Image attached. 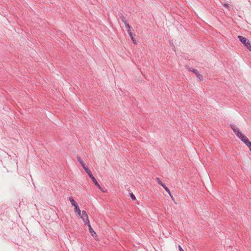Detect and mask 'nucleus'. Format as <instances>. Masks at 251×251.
Here are the masks:
<instances>
[{
    "instance_id": "obj_20",
    "label": "nucleus",
    "mask_w": 251,
    "mask_h": 251,
    "mask_svg": "<svg viewBox=\"0 0 251 251\" xmlns=\"http://www.w3.org/2000/svg\"><path fill=\"white\" fill-rule=\"evenodd\" d=\"M248 140H249V139L247 137H246V138H245V139L243 140V142L244 143H245L247 141H248Z\"/></svg>"
},
{
    "instance_id": "obj_8",
    "label": "nucleus",
    "mask_w": 251,
    "mask_h": 251,
    "mask_svg": "<svg viewBox=\"0 0 251 251\" xmlns=\"http://www.w3.org/2000/svg\"><path fill=\"white\" fill-rule=\"evenodd\" d=\"M75 211L77 213L78 215V216H81V211L79 209V206H78V205H76V206H75Z\"/></svg>"
},
{
    "instance_id": "obj_17",
    "label": "nucleus",
    "mask_w": 251,
    "mask_h": 251,
    "mask_svg": "<svg viewBox=\"0 0 251 251\" xmlns=\"http://www.w3.org/2000/svg\"><path fill=\"white\" fill-rule=\"evenodd\" d=\"M248 147L251 146V142L249 140L245 143H244Z\"/></svg>"
},
{
    "instance_id": "obj_4",
    "label": "nucleus",
    "mask_w": 251,
    "mask_h": 251,
    "mask_svg": "<svg viewBox=\"0 0 251 251\" xmlns=\"http://www.w3.org/2000/svg\"><path fill=\"white\" fill-rule=\"evenodd\" d=\"M158 184L161 185L165 191L168 193V194L171 196L172 198H173V196H172L171 192L169 189V188L164 184L162 181H161L159 178H158Z\"/></svg>"
},
{
    "instance_id": "obj_9",
    "label": "nucleus",
    "mask_w": 251,
    "mask_h": 251,
    "mask_svg": "<svg viewBox=\"0 0 251 251\" xmlns=\"http://www.w3.org/2000/svg\"><path fill=\"white\" fill-rule=\"evenodd\" d=\"M69 201L71 202L72 205H73L74 206H75L76 205H77L76 202L74 200V199L72 197H69Z\"/></svg>"
},
{
    "instance_id": "obj_5",
    "label": "nucleus",
    "mask_w": 251,
    "mask_h": 251,
    "mask_svg": "<svg viewBox=\"0 0 251 251\" xmlns=\"http://www.w3.org/2000/svg\"><path fill=\"white\" fill-rule=\"evenodd\" d=\"M87 225L89 227V231H90V233H91V235L93 237H95L97 236V234H96V233L95 232V231L93 229L92 227H91V225H90V223H88V224H87Z\"/></svg>"
},
{
    "instance_id": "obj_10",
    "label": "nucleus",
    "mask_w": 251,
    "mask_h": 251,
    "mask_svg": "<svg viewBox=\"0 0 251 251\" xmlns=\"http://www.w3.org/2000/svg\"><path fill=\"white\" fill-rule=\"evenodd\" d=\"M124 24H125V25L126 27V30L127 31V33L130 32L131 31V27L128 24V22H127L126 23H125Z\"/></svg>"
},
{
    "instance_id": "obj_12",
    "label": "nucleus",
    "mask_w": 251,
    "mask_h": 251,
    "mask_svg": "<svg viewBox=\"0 0 251 251\" xmlns=\"http://www.w3.org/2000/svg\"><path fill=\"white\" fill-rule=\"evenodd\" d=\"M120 18H121V19L122 20V21H123V22L124 23H126V22H127V21L126 20V17L123 14H121Z\"/></svg>"
},
{
    "instance_id": "obj_22",
    "label": "nucleus",
    "mask_w": 251,
    "mask_h": 251,
    "mask_svg": "<svg viewBox=\"0 0 251 251\" xmlns=\"http://www.w3.org/2000/svg\"><path fill=\"white\" fill-rule=\"evenodd\" d=\"M248 148H249L250 151H251V146H249Z\"/></svg>"
},
{
    "instance_id": "obj_14",
    "label": "nucleus",
    "mask_w": 251,
    "mask_h": 251,
    "mask_svg": "<svg viewBox=\"0 0 251 251\" xmlns=\"http://www.w3.org/2000/svg\"><path fill=\"white\" fill-rule=\"evenodd\" d=\"M82 167L87 174H90V172H91V171L89 170V169L87 166H86L85 164L84 165H83Z\"/></svg>"
},
{
    "instance_id": "obj_18",
    "label": "nucleus",
    "mask_w": 251,
    "mask_h": 251,
    "mask_svg": "<svg viewBox=\"0 0 251 251\" xmlns=\"http://www.w3.org/2000/svg\"><path fill=\"white\" fill-rule=\"evenodd\" d=\"M130 197H131V199L132 200H136V197H135V196H134V195L132 193H130Z\"/></svg>"
},
{
    "instance_id": "obj_21",
    "label": "nucleus",
    "mask_w": 251,
    "mask_h": 251,
    "mask_svg": "<svg viewBox=\"0 0 251 251\" xmlns=\"http://www.w3.org/2000/svg\"><path fill=\"white\" fill-rule=\"evenodd\" d=\"M224 6L226 8H228V4L227 3H225Z\"/></svg>"
},
{
    "instance_id": "obj_16",
    "label": "nucleus",
    "mask_w": 251,
    "mask_h": 251,
    "mask_svg": "<svg viewBox=\"0 0 251 251\" xmlns=\"http://www.w3.org/2000/svg\"><path fill=\"white\" fill-rule=\"evenodd\" d=\"M95 185H96L98 188L102 192H105V191H104L101 188V187L100 186V185L99 184V183L98 182V184H95Z\"/></svg>"
},
{
    "instance_id": "obj_6",
    "label": "nucleus",
    "mask_w": 251,
    "mask_h": 251,
    "mask_svg": "<svg viewBox=\"0 0 251 251\" xmlns=\"http://www.w3.org/2000/svg\"><path fill=\"white\" fill-rule=\"evenodd\" d=\"M190 71L193 72L200 79H202V75L199 73L198 70H197L196 69H193L192 70H190Z\"/></svg>"
},
{
    "instance_id": "obj_13",
    "label": "nucleus",
    "mask_w": 251,
    "mask_h": 251,
    "mask_svg": "<svg viewBox=\"0 0 251 251\" xmlns=\"http://www.w3.org/2000/svg\"><path fill=\"white\" fill-rule=\"evenodd\" d=\"M77 158L78 161L80 163V164L82 165V166L83 165H85V163H84V162L83 161V160H82V159L81 158V157L80 156H77Z\"/></svg>"
},
{
    "instance_id": "obj_7",
    "label": "nucleus",
    "mask_w": 251,
    "mask_h": 251,
    "mask_svg": "<svg viewBox=\"0 0 251 251\" xmlns=\"http://www.w3.org/2000/svg\"><path fill=\"white\" fill-rule=\"evenodd\" d=\"M89 177L92 179V180L94 183L95 184H98V181L96 180V179L95 178V177L93 176V174H92L91 172H90V174H88Z\"/></svg>"
},
{
    "instance_id": "obj_15",
    "label": "nucleus",
    "mask_w": 251,
    "mask_h": 251,
    "mask_svg": "<svg viewBox=\"0 0 251 251\" xmlns=\"http://www.w3.org/2000/svg\"><path fill=\"white\" fill-rule=\"evenodd\" d=\"M246 137H246L244 134H242V133L241 134V135H240V136L238 137V138H239V139H240L242 142L243 141V140H244V139H245V138H246Z\"/></svg>"
},
{
    "instance_id": "obj_3",
    "label": "nucleus",
    "mask_w": 251,
    "mask_h": 251,
    "mask_svg": "<svg viewBox=\"0 0 251 251\" xmlns=\"http://www.w3.org/2000/svg\"><path fill=\"white\" fill-rule=\"evenodd\" d=\"M231 127L237 137H238L240 135H241L242 132L237 127L235 126L234 125H232L231 126Z\"/></svg>"
},
{
    "instance_id": "obj_19",
    "label": "nucleus",
    "mask_w": 251,
    "mask_h": 251,
    "mask_svg": "<svg viewBox=\"0 0 251 251\" xmlns=\"http://www.w3.org/2000/svg\"><path fill=\"white\" fill-rule=\"evenodd\" d=\"M178 249L179 251H184L180 245H178Z\"/></svg>"
},
{
    "instance_id": "obj_1",
    "label": "nucleus",
    "mask_w": 251,
    "mask_h": 251,
    "mask_svg": "<svg viewBox=\"0 0 251 251\" xmlns=\"http://www.w3.org/2000/svg\"><path fill=\"white\" fill-rule=\"evenodd\" d=\"M238 38L239 39V41L241 42L250 51H251V45L250 41L248 39L241 35H239L238 36Z\"/></svg>"
},
{
    "instance_id": "obj_11",
    "label": "nucleus",
    "mask_w": 251,
    "mask_h": 251,
    "mask_svg": "<svg viewBox=\"0 0 251 251\" xmlns=\"http://www.w3.org/2000/svg\"><path fill=\"white\" fill-rule=\"evenodd\" d=\"M128 34H129V35L131 39L132 40L133 43L134 44H136V41H135L134 38L133 37V34H132L131 31H130L129 32H128Z\"/></svg>"
},
{
    "instance_id": "obj_2",
    "label": "nucleus",
    "mask_w": 251,
    "mask_h": 251,
    "mask_svg": "<svg viewBox=\"0 0 251 251\" xmlns=\"http://www.w3.org/2000/svg\"><path fill=\"white\" fill-rule=\"evenodd\" d=\"M79 216L83 221L85 225H87L88 224V223H90L88 219V214H87L85 210L82 211V212H81V216Z\"/></svg>"
}]
</instances>
